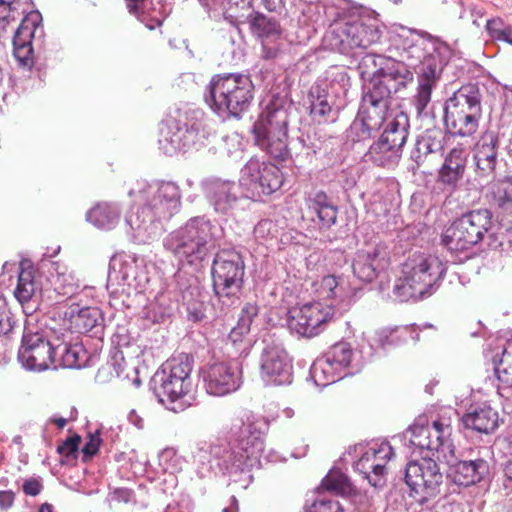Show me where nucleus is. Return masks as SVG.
I'll return each instance as SVG.
<instances>
[{
    "instance_id": "1",
    "label": "nucleus",
    "mask_w": 512,
    "mask_h": 512,
    "mask_svg": "<svg viewBox=\"0 0 512 512\" xmlns=\"http://www.w3.org/2000/svg\"><path fill=\"white\" fill-rule=\"evenodd\" d=\"M401 57L402 62L416 70L417 88L412 102L417 114L422 115L426 113L432 91L452 57V49L438 37L421 31L405 41Z\"/></svg>"
},
{
    "instance_id": "2",
    "label": "nucleus",
    "mask_w": 512,
    "mask_h": 512,
    "mask_svg": "<svg viewBox=\"0 0 512 512\" xmlns=\"http://www.w3.org/2000/svg\"><path fill=\"white\" fill-rule=\"evenodd\" d=\"M128 194L136 198L137 207L128 213L125 222L140 241L153 238L159 230L157 222L170 219L181 205L180 189L173 182L137 181Z\"/></svg>"
},
{
    "instance_id": "3",
    "label": "nucleus",
    "mask_w": 512,
    "mask_h": 512,
    "mask_svg": "<svg viewBox=\"0 0 512 512\" xmlns=\"http://www.w3.org/2000/svg\"><path fill=\"white\" fill-rule=\"evenodd\" d=\"M266 427L264 421L250 416L237 419L230 428L233 446L224 440H217L209 446V453L217 465L225 470L243 472L260 467Z\"/></svg>"
},
{
    "instance_id": "4",
    "label": "nucleus",
    "mask_w": 512,
    "mask_h": 512,
    "mask_svg": "<svg viewBox=\"0 0 512 512\" xmlns=\"http://www.w3.org/2000/svg\"><path fill=\"white\" fill-rule=\"evenodd\" d=\"M254 85L245 74H216L204 92L207 105L220 117L239 118L253 100Z\"/></svg>"
},
{
    "instance_id": "5",
    "label": "nucleus",
    "mask_w": 512,
    "mask_h": 512,
    "mask_svg": "<svg viewBox=\"0 0 512 512\" xmlns=\"http://www.w3.org/2000/svg\"><path fill=\"white\" fill-rule=\"evenodd\" d=\"M222 229L204 216L192 217L185 225L171 232L164 241L165 248L179 261L194 264L201 262Z\"/></svg>"
},
{
    "instance_id": "6",
    "label": "nucleus",
    "mask_w": 512,
    "mask_h": 512,
    "mask_svg": "<svg viewBox=\"0 0 512 512\" xmlns=\"http://www.w3.org/2000/svg\"><path fill=\"white\" fill-rule=\"evenodd\" d=\"M193 360L187 354L168 359L156 371L151 380L153 393L162 404H177L170 409L183 410L191 405Z\"/></svg>"
},
{
    "instance_id": "7",
    "label": "nucleus",
    "mask_w": 512,
    "mask_h": 512,
    "mask_svg": "<svg viewBox=\"0 0 512 512\" xmlns=\"http://www.w3.org/2000/svg\"><path fill=\"white\" fill-rule=\"evenodd\" d=\"M289 107L282 99H273L253 125L256 145L275 159L285 160L289 155Z\"/></svg>"
},
{
    "instance_id": "8",
    "label": "nucleus",
    "mask_w": 512,
    "mask_h": 512,
    "mask_svg": "<svg viewBox=\"0 0 512 512\" xmlns=\"http://www.w3.org/2000/svg\"><path fill=\"white\" fill-rule=\"evenodd\" d=\"M209 137L204 114L200 110H187L160 130L159 148L172 156L177 152L199 150Z\"/></svg>"
},
{
    "instance_id": "9",
    "label": "nucleus",
    "mask_w": 512,
    "mask_h": 512,
    "mask_svg": "<svg viewBox=\"0 0 512 512\" xmlns=\"http://www.w3.org/2000/svg\"><path fill=\"white\" fill-rule=\"evenodd\" d=\"M245 275V263L235 249L220 250L213 260V289L218 300L227 307L240 300Z\"/></svg>"
},
{
    "instance_id": "10",
    "label": "nucleus",
    "mask_w": 512,
    "mask_h": 512,
    "mask_svg": "<svg viewBox=\"0 0 512 512\" xmlns=\"http://www.w3.org/2000/svg\"><path fill=\"white\" fill-rule=\"evenodd\" d=\"M492 226V213L488 209L472 210L454 220L441 241L451 252L466 251L481 242Z\"/></svg>"
},
{
    "instance_id": "11",
    "label": "nucleus",
    "mask_w": 512,
    "mask_h": 512,
    "mask_svg": "<svg viewBox=\"0 0 512 512\" xmlns=\"http://www.w3.org/2000/svg\"><path fill=\"white\" fill-rule=\"evenodd\" d=\"M149 278L137 260L130 256L110 261L107 290L114 297L130 298L145 291Z\"/></svg>"
},
{
    "instance_id": "12",
    "label": "nucleus",
    "mask_w": 512,
    "mask_h": 512,
    "mask_svg": "<svg viewBox=\"0 0 512 512\" xmlns=\"http://www.w3.org/2000/svg\"><path fill=\"white\" fill-rule=\"evenodd\" d=\"M330 45L341 52H347L354 48H368L377 43L381 32L376 20L362 19L354 21H337L327 35Z\"/></svg>"
},
{
    "instance_id": "13",
    "label": "nucleus",
    "mask_w": 512,
    "mask_h": 512,
    "mask_svg": "<svg viewBox=\"0 0 512 512\" xmlns=\"http://www.w3.org/2000/svg\"><path fill=\"white\" fill-rule=\"evenodd\" d=\"M239 185L246 197L261 200L281 188L283 174L276 165L251 158L241 170Z\"/></svg>"
},
{
    "instance_id": "14",
    "label": "nucleus",
    "mask_w": 512,
    "mask_h": 512,
    "mask_svg": "<svg viewBox=\"0 0 512 512\" xmlns=\"http://www.w3.org/2000/svg\"><path fill=\"white\" fill-rule=\"evenodd\" d=\"M452 427L444 419L435 420L431 425L415 423L405 431L404 436L410 444L420 450L436 452L450 461L454 457V445L451 441Z\"/></svg>"
},
{
    "instance_id": "15",
    "label": "nucleus",
    "mask_w": 512,
    "mask_h": 512,
    "mask_svg": "<svg viewBox=\"0 0 512 512\" xmlns=\"http://www.w3.org/2000/svg\"><path fill=\"white\" fill-rule=\"evenodd\" d=\"M405 483L410 489V496L423 504L440 494L443 474L436 461L422 458L406 465Z\"/></svg>"
},
{
    "instance_id": "16",
    "label": "nucleus",
    "mask_w": 512,
    "mask_h": 512,
    "mask_svg": "<svg viewBox=\"0 0 512 512\" xmlns=\"http://www.w3.org/2000/svg\"><path fill=\"white\" fill-rule=\"evenodd\" d=\"M402 272L412 281L423 299L437 289L446 272V266L437 257L413 254L403 263Z\"/></svg>"
},
{
    "instance_id": "17",
    "label": "nucleus",
    "mask_w": 512,
    "mask_h": 512,
    "mask_svg": "<svg viewBox=\"0 0 512 512\" xmlns=\"http://www.w3.org/2000/svg\"><path fill=\"white\" fill-rule=\"evenodd\" d=\"M335 310L321 302L307 303L288 311L287 326L292 333L312 338L322 333L332 321Z\"/></svg>"
},
{
    "instance_id": "18",
    "label": "nucleus",
    "mask_w": 512,
    "mask_h": 512,
    "mask_svg": "<svg viewBox=\"0 0 512 512\" xmlns=\"http://www.w3.org/2000/svg\"><path fill=\"white\" fill-rule=\"evenodd\" d=\"M57 344L48 340L43 333L25 331L18 352V359L28 370L43 371L51 366L55 368Z\"/></svg>"
},
{
    "instance_id": "19",
    "label": "nucleus",
    "mask_w": 512,
    "mask_h": 512,
    "mask_svg": "<svg viewBox=\"0 0 512 512\" xmlns=\"http://www.w3.org/2000/svg\"><path fill=\"white\" fill-rule=\"evenodd\" d=\"M205 390L213 396H225L237 391L242 384L241 368L237 361L213 362L201 370Z\"/></svg>"
},
{
    "instance_id": "20",
    "label": "nucleus",
    "mask_w": 512,
    "mask_h": 512,
    "mask_svg": "<svg viewBox=\"0 0 512 512\" xmlns=\"http://www.w3.org/2000/svg\"><path fill=\"white\" fill-rule=\"evenodd\" d=\"M292 359L280 342H266L261 354V378L267 385L292 382Z\"/></svg>"
},
{
    "instance_id": "21",
    "label": "nucleus",
    "mask_w": 512,
    "mask_h": 512,
    "mask_svg": "<svg viewBox=\"0 0 512 512\" xmlns=\"http://www.w3.org/2000/svg\"><path fill=\"white\" fill-rule=\"evenodd\" d=\"M390 107L382 105L381 102L376 104L361 101L358 114L350 125L348 137L354 142L371 138L393 116Z\"/></svg>"
},
{
    "instance_id": "22",
    "label": "nucleus",
    "mask_w": 512,
    "mask_h": 512,
    "mask_svg": "<svg viewBox=\"0 0 512 512\" xmlns=\"http://www.w3.org/2000/svg\"><path fill=\"white\" fill-rule=\"evenodd\" d=\"M247 20L252 33L261 40L262 57L267 60L275 59L285 40V34L279 22L273 17L254 11L247 15Z\"/></svg>"
},
{
    "instance_id": "23",
    "label": "nucleus",
    "mask_w": 512,
    "mask_h": 512,
    "mask_svg": "<svg viewBox=\"0 0 512 512\" xmlns=\"http://www.w3.org/2000/svg\"><path fill=\"white\" fill-rule=\"evenodd\" d=\"M389 265V252L385 244L379 242L359 250L352 268L354 275L363 282H372Z\"/></svg>"
},
{
    "instance_id": "24",
    "label": "nucleus",
    "mask_w": 512,
    "mask_h": 512,
    "mask_svg": "<svg viewBox=\"0 0 512 512\" xmlns=\"http://www.w3.org/2000/svg\"><path fill=\"white\" fill-rule=\"evenodd\" d=\"M482 114L483 106H459L445 102V125L453 134L461 137H469L477 132Z\"/></svg>"
},
{
    "instance_id": "25",
    "label": "nucleus",
    "mask_w": 512,
    "mask_h": 512,
    "mask_svg": "<svg viewBox=\"0 0 512 512\" xmlns=\"http://www.w3.org/2000/svg\"><path fill=\"white\" fill-rule=\"evenodd\" d=\"M202 187L208 202L216 213L227 215L237 207L239 185L235 182L221 178H209L202 182Z\"/></svg>"
},
{
    "instance_id": "26",
    "label": "nucleus",
    "mask_w": 512,
    "mask_h": 512,
    "mask_svg": "<svg viewBox=\"0 0 512 512\" xmlns=\"http://www.w3.org/2000/svg\"><path fill=\"white\" fill-rule=\"evenodd\" d=\"M41 19L39 12L27 14L14 33L12 41L14 57L23 67L30 68L34 64L32 39L38 30L42 33V28L39 27Z\"/></svg>"
},
{
    "instance_id": "27",
    "label": "nucleus",
    "mask_w": 512,
    "mask_h": 512,
    "mask_svg": "<svg viewBox=\"0 0 512 512\" xmlns=\"http://www.w3.org/2000/svg\"><path fill=\"white\" fill-rule=\"evenodd\" d=\"M40 284L35 279V269L29 260H22L18 267V281L14 295L22 305L23 312L31 315L39 305Z\"/></svg>"
},
{
    "instance_id": "28",
    "label": "nucleus",
    "mask_w": 512,
    "mask_h": 512,
    "mask_svg": "<svg viewBox=\"0 0 512 512\" xmlns=\"http://www.w3.org/2000/svg\"><path fill=\"white\" fill-rule=\"evenodd\" d=\"M498 157V137L493 132L484 133L474 148L476 174L479 177L493 178Z\"/></svg>"
},
{
    "instance_id": "29",
    "label": "nucleus",
    "mask_w": 512,
    "mask_h": 512,
    "mask_svg": "<svg viewBox=\"0 0 512 512\" xmlns=\"http://www.w3.org/2000/svg\"><path fill=\"white\" fill-rule=\"evenodd\" d=\"M446 139V133L440 128L426 129L422 132L417 137L410 154L416 166L420 167L430 155H441Z\"/></svg>"
},
{
    "instance_id": "30",
    "label": "nucleus",
    "mask_w": 512,
    "mask_h": 512,
    "mask_svg": "<svg viewBox=\"0 0 512 512\" xmlns=\"http://www.w3.org/2000/svg\"><path fill=\"white\" fill-rule=\"evenodd\" d=\"M378 78L390 87L394 93L399 92L401 89L406 88L409 83L413 81L414 75L408 65L402 61H396L388 58L381 63V68L378 70Z\"/></svg>"
},
{
    "instance_id": "31",
    "label": "nucleus",
    "mask_w": 512,
    "mask_h": 512,
    "mask_svg": "<svg viewBox=\"0 0 512 512\" xmlns=\"http://www.w3.org/2000/svg\"><path fill=\"white\" fill-rule=\"evenodd\" d=\"M463 425L479 433L489 434L499 425V414L490 405L472 407L462 417Z\"/></svg>"
},
{
    "instance_id": "32",
    "label": "nucleus",
    "mask_w": 512,
    "mask_h": 512,
    "mask_svg": "<svg viewBox=\"0 0 512 512\" xmlns=\"http://www.w3.org/2000/svg\"><path fill=\"white\" fill-rule=\"evenodd\" d=\"M489 473V464L479 458L475 460L459 461L452 467L454 483L460 486H471L481 482Z\"/></svg>"
},
{
    "instance_id": "33",
    "label": "nucleus",
    "mask_w": 512,
    "mask_h": 512,
    "mask_svg": "<svg viewBox=\"0 0 512 512\" xmlns=\"http://www.w3.org/2000/svg\"><path fill=\"white\" fill-rule=\"evenodd\" d=\"M467 158L468 153L465 148L461 146L452 148L439 170V180L446 185H456L464 175Z\"/></svg>"
},
{
    "instance_id": "34",
    "label": "nucleus",
    "mask_w": 512,
    "mask_h": 512,
    "mask_svg": "<svg viewBox=\"0 0 512 512\" xmlns=\"http://www.w3.org/2000/svg\"><path fill=\"white\" fill-rule=\"evenodd\" d=\"M329 98L326 89L320 85H313L309 91L310 115L319 124L332 122L336 119V110L330 103Z\"/></svg>"
},
{
    "instance_id": "35",
    "label": "nucleus",
    "mask_w": 512,
    "mask_h": 512,
    "mask_svg": "<svg viewBox=\"0 0 512 512\" xmlns=\"http://www.w3.org/2000/svg\"><path fill=\"white\" fill-rule=\"evenodd\" d=\"M70 326L77 333H92L94 336L103 331V316L96 307H85L77 312L71 311Z\"/></svg>"
},
{
    "instance_id": "36",
    "label": "nucleus",
    "mask_w": 512,
    "mask_h": 512,
    "mask_svg": "<svg viewBox=\"0 0 512 512\" xmlns=\"http://www.w3.org/2000/svg\"><path fill=\"white\" fill-rule=\"evenodd\" d=\"M308 209L317 215L321 228L332 227L338 216V207L323 191H317L307 199Z\"/></svg>"
},
{
    "instance_id": "37",
    "label": "nucleus",
    "mask_w": 512,
    "mask_h": 512,
    "mask_svg": "<svg viewBox=\"0 0 512 512\" xmlns=\"http://www.w3.org/2000/svg\"><path fill=\"white\" fill-rule=\"evenodd\" d=\"M55 349L57 350L55 369L59 367L80 369L88 365L90 355L81 343L61 342Z\"/></svg>"
},
{
    "instance_id": "38",
    "label": "nucleus",
    "mask_w": 512,
    "mask_h": 512,
    "mask_svg": "<svg viewBox=\"0 0 512 512\" xmlns=\"http://www.w3.org/2000/svg\"><path fill=\"white\" fill-rule=\"evenodd\" d=\"M252 0H212L211 4L206 3L208 6V13L211 18L216 20L224 18L230 23L235 24L240 22L241 18L245 15L242 13L244 10L251 9Z\"/></svg>"
},
{
    "instance_id": "39",
    "label": "nucleus",
    "mask_w": 512,
    "mask_h": 512,
    "mask_svg": "<svg viewBox=\"0 0 512 512\" xmlns=\"http://www.w3.org/2000/svg\"><path fill=\"white\" fill-rule=\"evenodd\" d=\"M409 127L408 115L402 111L397 112L387 121L380 138L402 152L408 138Z\"/></svg>"
},
{
    "instance_id": "40",
    "label": "nucleus",
    "mask_w": 512,
    "mask_h": 512,
    "mask_svg": "<svg viewBox=\"0 0 512 512\" xmlns=\"http://www.w3.org/2000/svg\"><path fill=\"white\" fill-rule=\"evenodd\" d=\"M121 210L113 203L102 202L92 207L86 214V220L102 230L113 229L120 220Z\"/></svg>"
},
{
    "instance_id": "41",
    "label": "nucleus",
    "mask_w": 512,
    "mask_h": 512,
    "mask_svg": "<svg viewBox=\"0 0 512 512\" xmlns=\"http://www.w3.org/2000/svg\"><path fill=\"white\" fill-rule=\"evenodd\" d=\"M340 372L351 369L348 374L360 370V363L356 360V354L348 342L334 344L324 355Z\"/></svg>"
},
{
    "instance_id": "42",
    "label": "nucleus",
    "mask_w": 512,
    "mask_h": 512,
    "mask_svg": "<svg viewBox=\"0 0 512 512\" xmlns=\"http://www.w3.org/2000/svg\"><path fill=\"white\" fill-rule=\"evenodd\" d=\"M375 458V477L368 476V482L375 488L382 487L385 483L384 475L388 461L394 456V451L388 442L370 446Z\"/></svg>"
},
{
    "instance_id": "43",
    "label": "nucleus",
    "mask_w": 512,
    "mask_h": 512,
    "mask_svg": "<svg viewBox=\"0 0 512 512\" xmlns=\"http://www.w3.org/2000/svg\"><path fill=\"white\" fill-rule=\"evenodd\" d=\"M400 156L401 152L398 149L384 142L381 138L373 143L365 154L367 161L382 167L394 165Z\"/></svg>"
},
{
    "instance_id": "44",
    "label": "nucleus",
    "mask_w": 512,
    "mask_h": 512,
    "mask_svg": "<svg viewBox=\"0 0 512 512\" xmlns=\"http://www.w3.org/2000/svg\"><path fill=\"white\" fill-rule=\"evenodd\" d=\"M310 376L317 386L325 387L342 379L341 372L323 356L314 361L310 368Z\"/></svg>"
},
{
    "instance_id": "45",
    "label": "nucleus",
    "mask_w": 512,
    "mask_h": 512,
    "mask_svg": "<svg viewBox=\"0 0 512 512\" xmlns=\"http://www.w3.org/2000/svg\"><path fill=\"white\" fill-rule=\"evenodd\" d=\"M126 6L130 14L135 15L141 22H146L148 18L153 21V24L146 23L149 29H154L162 23L166 15V11L156 12L152 9V1L150 0H126Z\"/></svg>"
},
{
    "instance_id": "46",
    "label": "nucleus",
    "mask_w": 512,
    "mask_h": 512,
    "mask_svg": "<svg viewBox=\"0 0 512 512\" xmlns=\"http://www.w3.org/2000/svg\"><path fill=\"white\" fill-rule=\"evenodd\" d=\"M321 487L343 497L350 496L355 491V487L350 479L339 469H331L322 480Z\"/></svg>"
},
{
    "instance_id": "47",
    "label": "nucleus",
    "mask_w": 512,
    "mask_h": 512,
    "mask_svg": "<svg viewBox=\"0 0 512 512\" xmlns=\"http://www.w3.org/2000/svg\"><path fill=\"white\" fill-rule=\"evenodd\" d=\"M483 91L476 83L462 85L457 89L446 102L455 103L459 106H482Z\"/></svg>"
},
{
    "instance_id": "48",
    "label": "nucleus",
    "mask_w": 512,
    "mask_h": 512,
    "mask_svg": "<svg viewBox=\"0 0 512 512\" xmlns=\"http://www.w3.org/2000/svg\"><path fill=\"white\" fill-rule=\"evenodd\" d=\"M394 92L377 76L373 77L364 87L362 101L391 106V95Z\"/></svg>"
},
{
    "instance_id": "49",
    "label": "nucleus",
    "mask_w": 512,
    "mask_h": 512,
    "mask_svg": "<svg viewBox=\"0 0 512 512\" xmlns=\"http://www.w3.org/2000/svg\"><path fill=\"white\" fill-rule=\"evenodd\" d=\"M258 315V307L255 304L247 303L241 311L238 323L229 333V340L237 343L242 337L249 333L253 319Z\"/></svg>"
},
{
    "instance_id": "50",
    "label": "nucleus",
    "mask_w": 512,
    "mask_h": 512,
    "mask_svg": "<svg viewBox=\"0 0 512 512\" xmlns=\"http://www.w3.org/2000/svg\"><path fill=\"white\" fill-rule=\"evenodd\" d=\"M21 0H0V30H5L12 21H16L24 12Z\"/></svg>"
},
{
    "instance_id": "51",
    "label": "nucleus",
    "mask_w": 512,
    "mask_h": 512,
    "mask_svg": "<svg viewBox=\"0 0 512 512\" xmlns=\"http://www.w3.org/2000/svg\"><path fill=\"white\" fill-rule=\"evenodd\" d=\"M392 295L395 300L400 302H405L410 299H422V297H420L419 293L414 288L412 281H410L408 276L404 275L402 271L401 276L396 279L394 283Z\"/></svg>"
},
{
    "instance_id": "52",
    "label": "nucleus",
    "mask_w": 512,
    "mask_h": 512,
    "mask_svg": "<svg viewBox=\"0 0 512 512\" xmlns=\"http://www.w3.org/2000/svg\"><path fill=\"white\" fill-rule=\"evenodd\" d=\"M342 287L339 286L337 278L333 275L324 276L317 288V293L321 299L340 298Z\"/></svg>"
},
{
    "instance_id": "53",
    "label": "nucleus",
    "mask_w": 512,
    "mask_h": 512,
    "mask_svg": "<svg viewBox=\"0 0 512 512\" xmlns=\"http://www.w3.org/2000/svg\"><path fill=\"white\" fill-rule=\"evenodd\" d=\"M490 201L499 208H504L507 204L512 203V179L507 180L496 189L493 185L490 192Z\"/></svg>"
},
{
    "instance_id": "54",
    "label": "nucleus",
    "mask_w": 512,
    "mask_h": 512,
    "mask_svg": "<svg viewBox=\"0 0 512 512\" xmlns=\"http://www.w3.org/2000/svg\"><path fill=\"white\" fill-rule=\"evenodd\" d=\"M54 284L56 286L55 289L63 295H72L80 287L78 279L71 272H57Z\"/></svg>"
},
{
    "instance_id": "55",
    "label": "nucleus",
    "mask_w": 512,
    "mask_h": 512,
    "mask_svg": "<svg viewBox=\"0 0 512 512\" xmlns=\"http://www.w3.org/2000/svg\"><path fill=\"white\" fill-rule=\"evenodd\" d=\"M388 58H385L381 55H376L373 53H367L362 57L359 62L358 69L360 70L361 76L364 75H373V77L378 76V69L381 68V63L386 61Z\"/></svg>"
},
{
    "instance_id": "56",
    "label": "nucleus",
    "mask_w": 512,
    "mask_h": 512,
    "mask_svg": "<svg viewBox=\"0 0 512 512\" xmlns=\"http://www.w3.org/2000/svg\"><path fill=\"white\" fill-rule=\"evenodd\" d=\"M495 374L498 380V394L506 399L512 398V371L502 368L501 365L495 368Z\"/></svg>"
},
{
    "instance_id": "57",
    "label": "nucleus",
    "mask_w": 512,
    "mask_h": 512,
    "mask_svg": "<svg viewBox=\"0 0 512 512\" xmlns=\"http://www.w3.org/2000/svg\"><path fill=\"white\" fill-rule=\"evenodd\" d=\"M16 320L4 298L0 297V336L8 335L15 327Z\"/></svg>"
},
{
    "instance_id": "58",
    "label": "nucleus",
    "mask_w": 512,
    "mask_h": 512,
    "mask_svg": "<svg viewBox=\"0 0 512 512\" xmlns=\"http://www.w3.org/2000/svg\"><path fill=\"white\" fill-rule=\"evenodd\" d=\"M355 469L364 475L368 480V476L375 477V458L371 448L369 447L354 464Z\"/></svg>"
},
{
    "instance_id": "59",
    "label": "nucleus",
    "mask_w": 512,
    "mask_h": 512,
    "mask_svg": "<svg viewBox=\"0 0 512 512\" xmlns=\"http://www.w3.org/2000/svg\"><path fill=\"white\" fill-rule=\"evenodd\" d=\"M410 339L409 334H403L395 332L394 329H383L378 332V342L381 346L394 344L397 341L408 342Z\"/></svg>"
},
{
    "instance_id": "60",
    "label": "nucleus",
    "mask_w": 512,
    "mask_h": 512,
    "mask_svg": "<svg viewBox=\"0 0 512 512\" xmlns=\"http://www.w3.org/2000/svg\"><path fill=\"white\" fill-rule=\"evenodd\" d=\"M338 501L328 500L325 498L317 499L309 507L308 512H342Z\"/></svg>"
},
{
    "instance_id": "61",
    "label": "nucleus",
    "mask_w": 512,
    "mask_h": 512,
    "mask_svg": "<svg viewBox=\"0 0 512 512\" xmlns=\"http://www.w3.org/2000/svg\"><path fill=\"white\" fill-rule=\"evenodd\" d=\"M80 442L81 437L78 434H74L71 437L67 438L57 447V452L60 455L69 457L75 452H77Z\"/></svg>"
},
{
    "instance_id": "62",
    "label": "nucleus",
    "mask_w": 512,
    "mask_h": 512,
    "mask_svg": "<svg viewBox=\"0 0 512 512\" xmlns=\"http://www.w3.org/2000/svg\"><path fill=\"white\" fill-rule=\"evenodd\" d=\"M23 492L28 496H37L43 490V484L40 477H31L24 481L22 485Z\"/></svg>"
},
{
    "instance_id": "63",
    "label": "nucleus",
    "mask_w": 512,
    "mask_h": 512,
    "mask_svg": "<svg viewBox=\"0 0 512 512\" xmlns=\"http://www.w3.org/2000/svg\"><path fill=\"white\" fill-rule=\"evenodd\" d=\"M101 439L99 437V433L96 432L95 434H89L88 441L84 445L82 452L84 454V457L91 458L94 456L100 447Z\"/></svg>"
},
{
    "instance_id": "64",
    "label": "nucleus",
    "mask_w": 512,
    "mask_h": 512,
    "mask_svg": "<svg viewBox=\"0 0 512 512\" xmlns=\"http://www.w3.org/2000/svg\"><path fill=\"white\" fill-rule=\"evenodd\" d=\"M509 24L505 23L501 18L489 19L486 23V30L489 35L494 38Z\"/></svg>"
}]
</instances>
